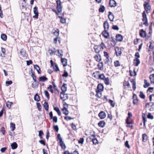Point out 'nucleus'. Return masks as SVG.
I'll list each match as a JSON object with an SVG mask.
<instances>
[{"instance_id": "f257e3e1", "label": "nucleus", "mask_w": 154, "mask_h": 154, "mask_svg": "<svg viewBox=\"0 0 154 154\" xmlns=\"http://www.w3.org/2000/svg\"><path fill=\"white\" fill-rule=\"evenodd\" d=\"M57 4L56 9L57 11L55 9H52V11L55 12L57 15H58L59 13L62 12V6H61V2L60 0H57L56 1Z\"/></svg>"}, {"instance_id": "f03ea898", "label": "nucleus", "mask_w": 154, "mask_h": 154, "mask_svg": "<svg viewBox=\"0 0 154 154\" xmlns=\"http://www.w3.org/2000/svg\"><path fill=\"white\" fill-rule=\"evenodd\" d=\"M145 10L147 13H148L151 10V7L148 2H145L143 4Z\"/></svg>"}, {"instance_id": "7ed1b4c3", "label": "nucleus", "mask_w": 154, "mask_h": 154, "mask_svg": "<svg viewBox=\"0 0 154 154\" xmlns=\"http://www.w3.org/2000/svg\"><path fill=\"white\" fill-rule=\"evenodd\" d=\"M142 20L143 21V24L145 25H147L148 22L147 19L146 17V15L145 11H144L143 13L142 14Z\"/></svg>"}, {"instance_id": "20e7f679", "label": "nucleus", "mask_w": 154, "mask_h": 154, "mask_svg": "<svg viewBox=\"0 0 154 154\" xmlns=\"http://www.w3.org/2000/svg\"><path fill=\"white\" fill-rule=\"evenodd\" d=\"M20 53L22 57L24 59L27 58L28 55L24 49H21L20 51Z\"/></svg>"}, {"instance_id": "39448f33", "label": "nucleus", "mask_w": 154, "mask_h": 154, "mask_svg": "<svg viewBox=\"0 0 154 154\" xmlns=\"http://www.w3.org/2000/svg\"><path fill=\"white\" fill-rule=\"evenodd\" d=\"M38 8L37 6L33 8V12L35 15L33 16V17L37 19L38 16Z\"/></svg>"}, {"instance_id": "423d86ee", "label": "nucleus", "mask_w": 154, "mask_h": 154, "mask_svg": "<svg viewBox=\"0 0 154 154\" xmlns=\"http://www.w3.org/2000/svg\"><path fill=\"white\" fill-rule=\"evenodd\" d=\"M60 97L61 99L64 101L67 99V94L61 92Z\"/></svg>"}, {"instance_id": "0eeeda50", "label": "nucleus", "mask_w": 154, "mask_h": 154, "mask_svg": "<svg viewBox=\"0 0 154 154\" xmlns=\"http://www.w3.org/2000/svg\"><path fill=\"white\" fill-rule=\"evenodd\" d=\"M1 51L2 53L0 54V56L2 57V59H3L5 57L6 55V50L3 47L1 48Z\"/></svg>"}, {"instance_id": "6e6552de", "label": "nucleus", "mask_w": 154, "mask_h": 154, "mask_svg": "<svg viewBox=\"0 0 154 154\" xmlns=\"http://www.w3.org/2000/svg\"><path fill=\"white\" fill-rule=\"evenodd\" d=\"M116 53L117 56H119L121 55L122 52L121 51V49L119 47H116L115 49Z\"/></svg>"}, {"instance_id": "1a4fd4ad", "label": "nucleus", "mask_w": 154, "mask_h": 154, "mask_svg": "<svg viewBox=\"0 0 154 154\" xmlns=\"http://www.w3.org/2000/svg\"><path fill=\"white\" fill-rule=\"evenodd\" d=\"M62 110L63 113L65 114L66 116V115L67 114V113H66L67 110V108L65 106H63V108L62 109ZM64 119L66 120H67V117L66 116L64 117Z\"/></svg>"}, {"instance_id": "9d476101", "label": "nucleus", "mask_w": 154, "mask_h": 154, "mask_svg": "<svg viewBox=\"0 0 154 154\" xmlns=\"http://www.w3.org/2000/svg\"><path fill=\"white\" fill-rule=\"evenodd\" d=\"M139 34L140 36L143 38H144L146 36V32L143 29H142L140 31Z\"/></svg>"}, {"instance_id": "9b49d317", "label": "nucleus", "mask_w": 154, "mask_h": 154, "mask_svg": "<svg viewBox=\"0 0 154 154\" xmlns=\"http://www.w3.org/2000/svg\"><path fill=\"white\" fill-rule=\"evenodd\" d=\"M109 5L111 7H115L116 5V3L114 0H110L109 1Z\"/></svg>"}, {"instance_id": "f8f14e48", "label": "nucleus", "mask_w": 154, "mask_h": 154, "mask_svg": "<svg viewBox=\"0 0 154 154\" xmlns=\"http://www.w3.org/2000/svg\"><path fill=\"white\" fill-rule=\"evenodd\" d=\"M140 63L139 60L138 58H136L134 60L133 64L135 66H137Z\"/></svg>"}, {"instance_id": "ddd939ff", "label": "nucleus", "mask_w": 154, "mask_h": 154, "mask_svg": "<svg viewBox=\"0 0 154 154\" xmlns=\"http://www.w3.org/2000/svg\"><path fill=\"white\" fill-rule=\"evenodd\" d=\"M94 138V135H92L90 137V139L92 140V141L94 144H96L98 143V141L97 139L96 138Z\"/></svg>"}, {"instance_id": "4468645a", "label": "nucleus", "mask_w": 154, "mask_h": 154, "mask_svg": "<svg viewBox=\"0 0 154 154\" xmlns=\"http://www.w3.org/2000/svg\"><path fill=\"white\" fill-rule=\"evenodd\" d=\"M109 14L108 15V18L111 21H113L114 18V16L111 12H109Z\"/></svg>"}, {"instance_id": "2eb2a0df", "label": "nucleus", "mask_w": 154, "mask_h": 154, "mask_svg": "<svg viewBox=\"0 0 154 154\" xmlns=\"http://www.w3.org/2000/svg\"><path fill=\"white\" fill-rule=\"evenodd\" d=\"M99 116L101 119H104L106 116V115L104 112H101L99 114Z\"/></svg>"}, {"instance_id": "dca6fc26", "label": "nucleus", "mask_w": 154, "mask_h": 154, "mask_svg": "<svg viewBox=\"0 0 154 154\" xmlns=\"http://www.w3.org/2000/svg\"><path fill=\"white\" fill-rule=\"evenodd\" d=\"M60 31L58 29L56 30H54L53 32V34L54 35L56 36V37H59V34Z\"/></svg>"}, {"instance_id": "f3484780", "label": "nucleus", "mask_w": 154, "mask_h": 154, "mask_svg": "<svg viewBox=\"0 0 154 154\" xmlns=\"http://www.w3.org/2000/svg\"><path fill=\"white\" fill-rule=\"evenodd\" d=\"M67 85L66 84L63 83V85L61 87V90L62 92L63 93H64L67 90V87H66Z\"/></svg>"}, {"instance_id": "a211bd4d", "label": "nucleus", "mask_w": 154, "mask_h": 154, "mask_svg": "<svg viewBox=\"0 0 154 154\" xmlns=\"http://www.w3.org/2000/svg\"><path fill=\"white\" fill-rule=\"evenodd\" d=\"M102 34L103 35V36L105 38H108L109 36V33L106 31V30H104L103 31Z\"/></svg>"}, {"instance_id": "6ab92c4d", "label": "nucleus", "mask_w": 154, "mask_h": 154, "mask_svg": "<svg viewBox=\"0 0 154 154\" xmlns=\"http://www.w3.org/2000/svg\"><path fill=\"white\" fill-rule=\"evenodd\" d=\"M48 78L45 76H43L39 78V82H44L48 80Z\"/></svg>"}, {"instance_id": "aec40b11", "label": "nucleus", "mask_w": 154, "mask_h": 154, "mask_svg": "<svg viewBox=\"0 0 154 154\" xmlns=\"http://www.w3.org/2000/svg\"><path fill=\"white\" fill-rule=\"evenodd\" d=\"M11 149H14L17 148L18 145L16 142H14L11 144Z\"/></svg>"}, {"instance_id": "412c9836", "label": "nucleus", "mask_w": 154, "mask_h": 154, "mask_svg": "<svg viewBox=\"0 0 154 154\" xmlns=\"http://www.w3.org/2000/svg\"><path fill=\"white\" fill-rule=\"evenodd\" d=\"M53 67V68L54 71L57 72L59 71V69L58 68L57 65L56 63H54V64L52 66Z\"/></svg>"}, {"instance_id": "4be33fe9", "label": "nucleus", "mask_w": 154, "mask_h": 154, "mask_svg": "<svg viewBox=\"0 0 154 154\" xmlns=\"http://www.w3.org/2000/svg\"><path fill=\"white\" fill-rule=\"evenodd\" d=\"M34 67L35 69L37 70L38 74H40L41 73V70L40 68L38 66L37 64L35 65H34Z\"/></svg>"}, {"instance_id": "5701e85b", "label": "nucleus", "mask_w": 154, "mask_h": 154, "mask_svg": "<svg viewBox=\"0 0 154 154\" xmlns=\"http://www.w3.org/2000/svg\"><path fill=\"white\" fill-rule=\"evenodd\" d=\"M103 85L100 84H99L97 86V91H103Z\"/></svg>"}, {"instance_id": "b1692460", "label": "nucleus", "mask_w": 154, "mask_h": 154, "mask_svg": "<svg viewBox=\"0 0 154 154\" xmlns=\"http://www.w3.org/2000/svg\"><path fill=\"white\" fill-rule=\"evenodd\" d=\"M57 41H58L59 43H60V38L59 37H56L55 38H54L53 42L54 43L56 44Z\"/></svg>"}, {"instance_id": "393cba45", "label": "nucleus", "mask_w": 154, "mask_h": 154, "mask_svg": "<svg viewBox=\"0 0 154 154\" xmlns=\"http://www.w3.org/2000/svg\"><path fill=\"white\" fill-rule=\"evenodd\" d=\"M103 25L104 28L105 30H106V29H108L109 28V24L107 21H105L103 23Z\"/></svg>"}, {"instance_id": "a878e982", "label": "nucleus", "mask_w": 154, "mask_h": 154, "mask_svg": "<svg viewBox=\"0 0 154 154\" xmlns=\"http://www.w3.org/2000/svg\"><path fill=\"white\" fill-rule=\"evenodd\" d=\"M94 58L96 60L97 62H99L101 60V56L98 54H97L95 56Z\"/></svg>"}, {"instance_id": "bb28decb", "label": "nucleus", "mask_w": 154, "mask_h": 154, "mask_svg": "<svg viewBox=\"0 0 154 154\" xmlns=\"http://www.w3.org/2000/svg\"><path fill=\"white\" fill-rule=\"evenodd\" d=\"M116 40L118 41H121L122 39V36L120 34L116 35Z\"/></svg>"}, {"instance_id": "cd10ccee", "label": "nucleus", "mask_w": 154, "mask_h": 154, "mask_svg": "<svg viewBox=\"0 0 154 154\" xmlns=\"http://www.w3.org/2000/svg\"><path fill=\"white\" fill-rule=\"evenodd\" d=\"M61 62L63 66H66L67 65V60L66 59L61 58Z\"/></svg>"}, {"instance_id": "c85d7f7f", "label": "nucleus", "mask_w": 154, "mask_h": 154, "mask_svg": "<svg viewBox=\"0 0 154 154\" xmlns=\"http://www.w3.org/2000/svg\"><path fill=\"white\" fill-rule=\"evenodd\" d=\"M48 51L50 55H52L53 54H55L57 52V51L55 48H54L53 50L49 49L48 50Z\"/></svg>"}, {"instance_id": "c756f323", "label": "nucleus", "mask_w": 154, "mask_h": 154, "mask_svg": "<svg viewBox=\"0 0 154 154\" xmlns=\"http://www.w3.org/2000/svg\"><path fill=\"white\" fill-rule=\"evenodd\" d=\"M97 66L98 69L100 70H102L103 69V62H100L99 63L98 65Z\"/></svg>"}, {"instance_id": "7c9ffc66", "label": "nucleus", "mask_w": 154, "mask_h": 154, "mask_svg": "<svg viewBox=\"0 0 154 154\" xmlns=\"http://www.w3.org/2000/svg\"><path fill=\"white\" fill-rule=\"evenodd\" d=\"M13 104V103L12 102H10L8 101L6 103V106L9 109H10L11 108V105Z\"/></svg>"}, {"instance_id": "2f4dec72", "label": "nucleus", "mask_w": 154, "mask_h": 154, "mask_svg": "<svg viewBox=\"0 0 154 154\" xmlns=\"http://www.w3.org/2000/svg\"><path fill=\"white\" fill-rule=\"evenodd\" d=\"M99 72L96 71L93 73V76L95 78L98 79L99 78Z\"/></svg>"}, {"instance_id": "473e14b6", "label": "nucleus", "mask_w": 154, "mask_h": 154, "mask_svg": "<svg viewBox=\"0 0 154 154\" xmlns=\"http://www.w3.org/2000/svg\"><path fill=\"white\" fill-rule=\"evenodd\" d=\"M133 98V103L134 105L136 104L138 101V100L136 96L135 95H134Z\"/></svg>"}, {"instance_id": "72a5a7b5", "label": "nucleus", "mask_w": 154, "mask_h": 154, "mask_svg": "<svg viewBox=\"0 0 154 154\" xmlns=\"http://www.w3.org/2000/svg\"><path fill=\"white\" fill-rule=\"evenodd\" d=\"M105 124V123L103 121H101L98 123V126L101 128H103Z\"/></svg>"}, {"instance_id": "f704fd0d", "label": "nucleus", "mask_w": 154, "mask_h": 154, "mask_svg": "<svg viewBox=\"0 0 154 154\" xmlns=\"http://www.w3.org/2000/svg\"><path fill=\"white\" fill-rule=\"evenodd\" d=\"M54 109L55 110L57 113L58 115L59 116H60L61 115V112L60 111L59 109V108L57 107H54Z\"/></svg>"}, {"instance_id": "c9c22d12", "label": "nucleus", "mask_w": 154, "mask_h": 154, "mask_svg": "<svg viewBox=\"0 0 154 154\" xmlns=\"http://www.w3.org/2000/svg\"><path fill=\"white\" fill-rule=\"evenodd\" d=\"M94 49L96 53H99L100 51V46H94Z\"/></svg>"}, {"instance_id": "e433bc0d", "label": "nucleus", "mask_w": 154, "mask_h": 154, "mask_svg": "<svg viewBox=\"0 0 154 154\" xmlns=\"http://www.w3.org/2000/svg\"><path fill=\"white\" fill-rule=\"evenodd\" d=\"M43 105L45 110L46 111H48L49 108V105L48 103L45 102L44 103Z\"/></svg>"}, {"instance_id": "4c0bfd02", "label": "nucleus", "mask_w": 154, "mask_h": 154, "mask_svg": "<svg viewBox=\"0 0 154 154\" xmlns=\"http://www.w3.org/2000/svg\"><path fill=\"white\" fill-rule=\"evenodd\" d=\"M10 128L12 131H14L15 129V124L11 122L10 123Z\"/></svg>"}, {"instance_id": "58836bf2", "label": "nucleus", "mask_w": 154, "mask_h": 154, "mask_svg": "<svg viewBox=\"0 0 154 154\" xmlns=\"http://www.w3.org/2000/svg\"><path fill=\"white\" fill-rule=\"evenodd\" d=\"M149 79L151 83H154V74L150 75Z\"/></svg>"}, {"instance_id": "ea45409f", "label": "nucleus", "mask_w": 154, "mask_h": 154, "mask_svg": "<svg viewBox=\"0 0 154 154\" xmlns=\"http://www.w3.org/2000/svg\"><path fill=\"white\" fill-rule=\"evenodd\" d=\"M34 99L35 101L37 102L39 101L40 100L39 96L37 94H36L35 95Z\"/></svg>"}, {"instance_id": "a19ab883", "label": "nucleus", "mask_w": 154, "mask_h": 154, "mask_svg": "<svg viewBox=\"0 0 154 154\" xmlns=\"http://www.w3.org/2000/svg\"><path fill=\"white\" fill-rule=\"evenodd\" d=\"M142 138L143 141L144 142H146V141L147 139V136L145 134H142Z\"/></svg>"}, {"instance_id": "79ce46f5", "label": "nucleus", "mask_w": 154, "mask_h": 154, "mask_svg": "<svg viewBox=\"0 0 154 154\" xmlns=\"http://www.w3.org/2000/svg\"><path fill=\"white\" fill-rule=\"evenodd\" d=\"M59 144L62 149H65L66 148V146L63 141H61V142H59Z\"/></svg>"}, {"instance_id": "37998d69", "label": "nucleus", "mask_w": 154, "mask_h": 154, "mask_svg": "<svg viewBox=\"0 0 154 154\" xmlns=\"http://www.w3.org/2000/svg\"><path fill=\"white\" fill-rule=\"evenodd\" d=\"M144 83L145 85H144L143 87L145 88L148 87L150 85L149 83L148 82L147 80L146 79H144Z\"/></svg>"}, {"instance_id": "c03bdc74", "label": "nucleus", "mask_w": 154, "mask_h": 154, "mask_svg": "<svg viewBox=\"0 0 154 154\" xmlns=\"http://www.w3.org/2000/svg\"><path fill=\"white\" fill-rule=\"evenodd\" d=\"M1 38L4 41H6L7 39V35L4 34H2L1 35Z\"/></svg>"}, {"instance_id": "a18cd8bd", "label": "nucleus", "mask_w": 154, "mask_h": 154, "mask_svg": "<svg viewBox=\"0 0 154 154\" xmlns=\"http://www.w3.org/2000/svg\"><path fill=\"white\" fill-rule=\"evenodd\" d=\"M154 46V43L153 42H150L149 43V48L150 49H152Z\"/></svg>"}, {"instance_id": "49530a36", "label": "nucleus", "mask_w": 154, "mask_h": 154, "mask_svg": "<svg viewBox=\"0 0 154 154\" xmlns=\"http://www.w3.org/2000/svg\"><path fill=\"white\" fill-rule=\"evenodd\" d=\"M97 94H96V96L99 98H100L101 96V91H96Z\"/></svg>"}, {"instance_id": "de8ad7c7", "label": "nucleus", "mask_w": 154, "mask_h": 154, "mask_svg": "<svg viewBox=\"0 0 154 154\" xmlns=\"http://www.w3.org/2000/svg\"><path fill=\"white\" fill-rule=\"evenodd\" d=\"M99 10L100 12H103L105 10V7L103 5L101 6Z\"/></svg>"}, {"instance_id": "09e8293b", "label": "nucleus", "mask_w": 154, "mask_h": 154, "mask_svg": "<svg viewBox=\"0 0 154 154\" xmlns=\"http://www.w3.org/2000/svg\"><path fill=\"white\" fill-rule=\"evenodd\" d=\"M103 80L106 85H108L109 84V79L108 78H105Z\"/></svg>"}, {"instance_id": "8fccbe9b", "label": "nucleus", "mask_w": 154, "mask_h": 154, "mask_svg": "<svg viewBox=\"0 0 154 154\" xmlns=\"http://www.w3.org/2000/svg\"><path fill=\"white\" fill-rule=\"evenodd\" d=\"M44 93L46 97L48 99H49L50 98V95L48 92L47 90H45L44 91Z\"/></svg>"}, {"instance_id": "3c124183", "label": "nucleus", "mask_w": 154, "mask_h": 154, "mask_svg": "<svg viewBox=\"0 0 154 154\" xmlns=\"http://www.w3.org/2000/svg\"><path fill=\"white\" fill-rule=\"evenodd\" d=\"M32 74L31 75L32 77L33 80H34L35 82H36V76L35 75V72H32Z\"/></svg>"}, {"instance_id": "603ef678", "label": "nucleus", "mask_w": 154, "mask_h": 154, "mask_svg": "<svg viewBox=\"0 0 154 154\" xmlns=\"http://www.w3.org/2000/svg\"><path fill=\"white\" fill-rule=\"evenodd\" d=\"M5 111V107H3L2 110L0 112V117H1L4 113V111Z\"/></svg>"}, {"instance_id": "864d4df0", "label": "nucleus", "mask_w": 154, "mask_h": 154, "mask_svg": "<svg viewBox=\"0 0 154 154\" xmlns=\"http://www.w3.org/2000/svg\"><path fill=\"white\" fill-rule=\"evenodd\" d=\"M114 65L116 67H118L120 66V63L119 61L116 60L114 62Z\"/></svg>"}, {"instance_id": "5fc2aeb1", "label": "nucleus", "mask_w": 154, "mask_h": 154, "mask_svg": "<svg viewBox=\"0 0 154 154\" xmlns=\"http://www.w3.org/2000/svg\"><path fill=\"white\" fill-rule=\"evenodd\" d=\"M44 135V133L43 131L42 130H40L39 131V136L41 139L42 138V136Z\"/></svg>"}, {"instance_id": "6e6d98bb", "label": "nucleus", "mask_w": 154, "mask_h": 154, "mask_svg": "<svg viewBox=\"0 0 154 154\" xmlns=\"http://www.w3.org/2000/svg\"><path fill=\"white\" fill-rule=\"evenodd\" d=\"M47 89L49 90V91H50L51 93H53L52 86L51 85H50L48 87Z\"/></svg>"}, {"instance_id": "4d7b16f0", "label": "nucleus", "mask_w": 154, "mask_h": 154, "mask_svg": "<svg viewBox=\"0 0 154 154\" xmlns=\"http://www.w3.org/2000/svg\"><path fill=\"white\" fill-rule=\"evenodd\" d=\"M12 83L13 82L11 80L9 81H7L6 82H5L6 85L7 86H8L9 85L12 84Z\"/></svg>"}, {"instance_id": "13d9d810", "label": "nucleus", "mask_w": 154, "mask_h": 154, "mask_svg": "<svg viewBox=\"0 0 154 154\" xmlns=\"http://www.w3.org/2000/svg\"><path fill=\"white\" fill-rule=\"evenodd\" d=\"M105 78V76L103 74H102L100 75L99 74L98 78L99 79H100L103 80H104Z\"/></svg>"}, {"instance_id": "bf43d9fd", "label": "nucleus", "mask_w": 154, "mask_h": 154, "mask_svg": "<svg viewBox=\"0 0 154 154\" xmlns=\"http://www.w3.org/2000/svg\"><path fill=\"white\" fill-rule=\"evenodd\" d=\"M59 17L60 18V22L62 23H63L66 22V19L65 18L62 17Z\"/></svg>"}, {"instance_id": "052dcab7", "label": "nucleus", "mask_w": 154, "mask_h": 154, "mask_svg": "<svg viewBox=\"0 0 154 154\" xmlns=\"http://www.w3.org/2000/svg\"><path fill=\"white\" fill-rule=\"evenodd\" d=\"M139 96L140 98L142 99H144L145 97V96L144 94L142 91H140V94Z\"/></svg>"}, {"instance_id": "680f3d73", "label": "nucleus", "mask_w": 154, "mask_h": 154, "mask_svg": "<svg viewBox=\"0 0 154 154\" xmlns=\"http://www.w3.org/2000/svg\"><path fill=\"white\" fill-rule=\"evenodd\" d=\"M128 120H126V123L127 124V126L129 127H132V124L131 122H128Z\"/></svg>"}, {"instance_id": "e2e57ef3", "label": "nucleus", "mask_w": 154, "mask_h": 154, "mask_svg": "<svg viewBox=\"0 0 154 154\" xmlns=\"http://www.w3.org/2000/svg\"><path fill=\"white\" fill-rule=\"evenodd\" d=\"M53 129L57 132H58L59 130L58 126L57 125H54L53 127Z\"/></svg>"}, {"instance_id": "0e129e2a", "label": "nucleus", "mask_w": 154, "mask_h": 154, "mask_svg": "<svg viewBox=\"0 0 154 154\" xmlns=\"http://www.w3.org/2000/svg\"><path fill=\"white\" fill-rule=\"evenodd\" d=\"M109 102L110 104V105L112 106L113 107H114L115 106V103L113 102V100H109Z\"/></svg>"}, {"instance_id": "69168bd1", "label": "nucleus", "mask_w": 154, "mask_h": 154, "mask_svg": "<svg viewBox=\"0 0 154 154\" xmlns=\"http://www.w3.org/2000/svg\"><path fill=\"white\" fill-rule=\"evenodd\" d=\"M53 121V122L56 123L57 121V116H54L52 117Z\"/></svg>"}, {"instance_id": "338daca9", "label": "nucleus", "mask_w": 154, "mask_h": 154, "mask_svg": "<svg viewBox=\"0 0 154 154\" xmlns=\"http://www.w3.org/2000/svg\"><path fill=\"white\" fill-rule=\"evenodd\" d=\"M130 75L131 76L136 75V72L135 71H134L133 72H132L131 70L129 71Z\"/></svg>"}, {"instance_id": "774afa93", "label": "nucleus", "mask_w": 154, "mask_h": 154, "mask_svg": "<svg viewBox=\"0 0 154 154\" xmlns=\"http://www.w3.org/2000/svg\"><path fill=\"white\" fill-rule=\"evenodd\" d=\"M1 131L3 135H5V130L4 127H2L1 128Z\"/></svg>"}]
</instances>
